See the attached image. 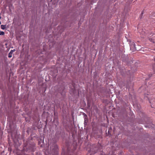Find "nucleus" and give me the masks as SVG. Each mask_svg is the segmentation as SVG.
Instances as JSON below:
<instances>
[{"mask_svg": "<svg viewBox=\"0 0 155 155\" xmlns=\"http://www.w3.org/2000/svg\"><path fill=\"white\" fill-rule=\"evenodd\" d=\"M5 34V33L3 31H0V35H4Z\"/></svg>", "mask_w": 155, "mask_h": 155, "instance_id": "nucleus-5", "label": "nucleus"}, {"mask_svg": "<svg viewBox=\"0 0 155 155\" xmlns=\"http://www.w3.org/2000/svg\"><path fill=\"white\" fill-rule=\"evenodd\" d=\"M1 21H0V25L1 24Z\"/></svg>", "mask_w": 155, "mask_h": 155, "instance_id": "nucleus-7", "label": "nucleus"}, {"mask_svg": "<svg viewBox=\"0 0 155 155\" xmlns=\"http://www.w3.org/2000/svg\"><path fill=\"white\" fill-rule=\"evenodd\" d=\"M15 51V49H14V50H11L10 52H11V53H12V54Z\"/></svg>", "mask_w": 155, "mask_h": 155, "instance_id": "nucleus-6", "label": "nucleus"}, {"mask_svg": "<svg viewBox=\"0 0 155 155\" xmlns=\"http://www.w3.org/2000/svg\"><path fill=\"white\" fill-rule=\"evenodd\" d=\"M154 37V36H152L151 37H150L149 38V40L151 42H153V43H154V40L155 39H153V38Z\"/></svg>", "mask_w": 155, "mask_h": 155, "instance_id": "nucleus-2", "label": "nucleus"}, {"mask_svg": "<svg viewBox=\"0 0 155 155\" xmlns=\"http://www.w3.org/2000/svg\"><path fill=\"white\" fill-rule=\"evenodd\" d=\"M6 25H2L1 26V28L3 30L5 29L6 28Z\"/></svg>", "mask_w": 155, "mask_h": 155, "instance_id": "nucleus-3", "label": "nucleus"}, {"mask_svg": "<svg viewBox=\"0 0 155 155\" xmlns=\"http://www.w3.org/2000/svg\"><path fill=\"white\" fill-rule=\"evenodd\" d=\"M12 53L11 52H10L8 54V57L9 58H11L12 56Z\"/></svg>", "mask_w": 155, "mask_h": 155, "instance_id": "nucleus-4", "label": "nucleus"}, {"mask_svg": "<svg viewBox=\"0 0 155 155\" xmlns=\"http://www.w3.org/2000/svg\"><path fill=\"white\" fill-rule=\"evenodd\" d=\"M130 45V48L131 49L133 47H134V48L135 50H137V49H136V48L135 47V45L134 42L132 43V45Z\"/></svg>", "mask_w": 155, "mask_h": 155, "instance_id": "nucleus-1", "label": "nucleus"}]
</instances>
